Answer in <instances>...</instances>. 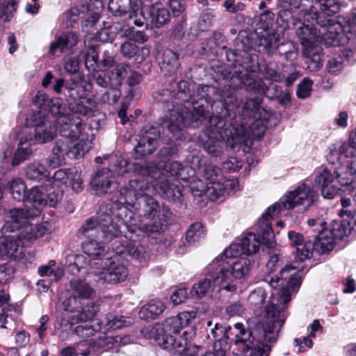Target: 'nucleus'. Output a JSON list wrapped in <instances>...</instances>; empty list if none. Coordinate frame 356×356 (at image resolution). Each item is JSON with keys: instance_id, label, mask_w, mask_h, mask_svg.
Wrapping results in <instances>:
<instances>
[{"instance_id": "obj_1", "label": "nucleus", "mask_w": 356, "mask_h": 356, "mask_svg": "<svg viewBox=\"0 0 356 356\" xmlns=\"http://www.w3.org/2000/svg\"><path fill=\"white\" fill-rule=\"evenodd\" d=\"M174 84L175 86L171 85V88H163L154 93V100L163 104L168 113L172 110H177L179 107H187L186 104H190L200 117L205 118L206 106L213 103L207 93L209 87L199 86L197 92L191 95L189 83L186 81L181 80Z\"/></svg>"}, {"instance_id": "obj_2", "label": "nucleus", "mask_w": 356, "mask_h": 356, "mask_svg": "<svg viewBox=\"0 0 356 356\" xmlns=\"http://www.w3.org/2000/svg\"><path fill=\"white\" fill-rule=\"evenodd\" d=\"M196 315L195 311L182 312L177 316L167 318L162 325H156L152 334L157 344L171 351L175 356H188L195 352V346L184 338L186 332L183 336L175 337L174 334H178L181 330L188 326Z\"/></svg>"}, {"instance_id": "obj_3", "label": "nucleus", "mask_w": 356, "mask_h": 356, "mask_svg": "<svg viewBox=\"0 0 356 356\" xmlns=\"http://www.w3.org/2000/svg\"><path fill=\"white\" fill-rule=\"evenodd\" d=\"M184 170L182 164L173 160L159 162L158 165L149 163L144 165L138 163L134 165L135 174L143 177H149L152 179V186L163 198L181 204L184 200L181 187L175 184H170L166 179L163 171L172 176H179L181 179H185L186 177H181Z\"/></svg>"}, {"instance_id": "obj_4", "label": "nucleus", "mask_w": 356, "mask_h": 356, "mask_svg": "<svg viewBox=\"0 0 356 356\" xmlns=\"http://www.w3.org/2000/svg\"><path fill=\"white\" fill-rule=\"evenodd\" d=\"M316 1L319 3L321 12L304 13V21L309 22L311 17L321 27V30L317 32L321 38V43L327 47L337 46L343 33L350 32L349 26L342 25L341 22L332 17L340 10L341 3L339 0Z\"/></svg>"}, {"instance_id": "obj_5", "label": "nucleus", "mask_w": 356, "mask_h": 356, "mask_svg": "<svg viewBox=\"0 0 356 356\" xmlns=\"http://www.w3.org/2000/svg\"><path fill=\"white\" fill-rule=\"evenodd\" d=\"M127 211L126 207H121L118 204L109 202L99 207L96 218L88 219L77 231V237L83 238H95L99 234V230L104 234L106 239L118 237L121 232L118 222L114 218L122 220V214Z\"/></svg>"}, {"instance_id": "obj_6", "label": "nucleus", "mask_w": 356, "mask_h": 356, "mask_svg": "<svg viewBox=\"0 0 356 356\" xmlns=\"http://www.w3.org/2000/svg\"><path fill=\"white\" fill-rule=\"evenodd\" d=\"M316 194L309 186L305 183L299 185L294 191L289 192L280 198V201L270 207L262 215V223L259 227L261 236V243L268 248H273L275 245L274 234L270 225L267 221L268 218L278 216L282 210H291L298 205L304 204L308 200L313 203Z\"/></svg>"}, {"instance_id": "obj_7", "label": "nucleus", "mask_w": 356, "mask_h": 356, "mask_svg": "<svg viewBox=\"0 0 356 356\" xmlns=\"http://www.w3.org/2000/svg\"><path fill=\"white\" fill-rule=\"evenodd\" d=\"M145 219L152 222L142 225L140 228L146 234L159 233L164 229L172 217V212L165 204H160L152 196H146L136 202L132 207Z\"/></svg>"}, {"instance_id": "obj_8", "label": "nucleus", "mask_w": 356, "mask_h": 356, "mask_svg": "<svg viewBox=\"0 0 356 356\" xmlns=\"http://www.w3.org/2000/svg\"><path fill=\"white\" fill-rule=\"evenodd\" d=\"M232 258L221 259V256L216 258L220 260L223 266L216 273L213 277L214 286H218L219 289L227 291H235L236 286L233 284L234 279H241L247 277L252 268V263L248 259L232 260Z\"/></svg>"}, {"instance_id": "obj_9", "label": "nucleus", "mask_w": 356, "mask_h": 356, "mask_svg": "<svg viewBox=\"0 0 356 356\" xmlns=\"http://www.w3.org/2000/svg\"><path fill=\"white\" fill-rule=\"evenodd\" d=\"M88 150V146L83 140L62 138L55 142L47 164L53 168H58L65 163L66 156L77 159L83 156Z\"/></svg>"}, {"instance_id": "obj_10", "label": "nucleus", "mask_w": 356, "mask_h": 356, "mask_svg": "<svg viewBox=\"0 0 356 356\" xmlns=\"http://www.w3.org/2000/svg\"><path fill=\"white\" fill-rule=\"evenodd\" d=\"M346 235V229H341L340 224L337 222L334 223L332 229L319 232L313 242L308 241V244L305 246V253L302 254V258H310L314 250L319 254L331 251L336 243V240L342 239Z\"/></svg>"}, {"instance_id": "obj_11", "label": "nucleus", "mask_w": 356, "mask_h": 356, "mask_svg": "<svg viewBox=\"0 0 356 356\" xmlns=\"http://www.w3.org/2000/svg\"><path fill=\"white\" fill-rule=\"evenodd\" d=\"M230 127V123L220 116H211L209 118L207 126V131L210 140L205 141L203 143L204 149L209 154L213 156H218L222 153V148L214 140H229V138H234Z\"/></svg>"}, {"instance_id": "obj_12", "label": "nucleus", "mask_w": 356, "mask_h": 356, "mask_svg": "<svg viewBox=\"0 0 356 356\" xmlns=\"http://www.w3.org/2000/svg\"><path fill=\"white\" fill-rule=\"evenodd\" d=\"M255 339L242 348L243 356H268L271 343L277 341L276 330L268 326L254 327Z\"/></svg>"}, {"instance_id": "obj_13", "label": "nucleus", "mask_w": 356, "mask_h": 356, "mask_svg": "<svg viewBox=\"0 0 356 356\" xmlns=\"http://www.w3.org/2000/svg\"><path fill=\"white\" fill-rule=\"evenodd\" d=\"M206 112V117L202 118L194 110L193 112L190 111L188 107H179L177 110H172L168 113L166 127L170 132L175 133L180 131L182 127L188 126L190 120L195 122H202V120H206L209 115L207 111Z\"/></svg>"}, {"instance_id": "obj_14", "label": "nucleus", "mask_w": 356, "mask_h": 356, "mask_svg": "<svg viewBox=\"0 0 356 356\" xmlns=\"http://www.w3.org/2000/svg\"><path fill=\"white\" fill-rule=\"evenodd\" d=\"M260 70L259 62L256 61L250 65L245 66L243 70H236L234 72L235 75H234L233 77L236 76L248 91L264 92L266 91L264 83L258 76L253 74L259 72Z\"/></svg>"}, {"instance_id": "obj_15", "label": "nucleus", "mask_w": 356, "mask_h": 356, "mask_svg": "<svg viewBox=\"0 0 356 356\" xmlns=\"http://www.w3.org/2000/svg\"><path fill=\"white\" fill-rule=\"evenodd\" d=\"M260 242L254 234L248 233L244 236L239 243L232 244L226 248L221 259L225 258H234L241 254L251 255L259 250Z\"/></svg>"}, {"instance_id": "obj_16", "label": "nucleus", "mask_w": 356, "mask_h": 356, "mask_svg": "<svg viewBox=\"0 0 356 356\" xmlns=\"http://www.w3.org/2000/svg\"><path fill=\"white\" fill-rule=\"evenodd\" d=\"M21 232L0 238V256L3 258L20 259L26 243Z\"/></svg>"}, {"instance_id": "obj_17", "label": "nucleus", "mask_w": 356, "mask_h": 356, "mask_svg": "<svg viewBox=\"0 0 356 356\" xmlns=\"http://www.w3.org/2000/svg\"><path fill=\"white\" fill-rule=\"evenodd\" d=\"M149 190V182L144 178H135L129 180L127 186L121 191V194L124 195V203L133 207L136 202H140V199L150 196L147 194Z\"/></svg>"}, {"instance_id": "obj_18", "label": "nucleus", "mask_w": 356, "mask_h": 356, "mask_svg": "<svg viewBox=\"0 0 356 356\" xmlns=\"http://www.w3.org/2000/svg\"><path fill=\"white\" fill-rule=\"evenodd\" d=\"M83 127L82 120L72 114L62 115L56 118V130L63 138L78 140Z\"/></svg>"}, {"instance_id": "obj_19", "label": "nucleus", "mask_w": 356, "mask_h": 356, "mask_svg": "<svg viewBox=\"0 0 356 356\" xmlns=\"http://www.w3.org/2000/svg\"><path fill=\"white\" fill-rule=\"evenodd\" d=\"M28 211L23 209H10L6 214V222L2 227L5 232H24L25 227L29 226Z\"/></svg>"}, {"instance_id": "obj_20", "label": "nucleus", "mask_w": 356, "mask_h": 356, "mask_svg": "<svg viewBox=\"0 0 356 356\" xmlns=\"http://www.w3.org/2000/svg\"><path fill=\"white\" fill-rule=\"evenodd\" d=\"M115 182L111 172L105 168L98 169L90 180L91 188L96 194L102 195L108 192Z\"/></svg>"}, {"instance_id": "obj_21", "label": "nucleus", "mask_w": 356, "mask_h": 356, "mask_svg": "<svg viewBox=\"0 0 356 356\" xmlns=\"http://www.w3.org/2000/svg\"><path fill=\"white\" fill-rule=\"evenodd\" d=\"M128 275L126 266L119 262L111 261L99 276V280L109 284H117L125 280Z\"/></svg>"}, {"instance_id": "obj_22", "label": "nucleus", "mask_w": 356, "mask_h": 356, "mask_svg": "<svg viewBox=\"0 0 356 356\" xmlns=\"http://www.w3.org/2000/svg\"><path fill=\"white\" fill-rule=\"evenodd\" d=\"M151 47L148 45L138 47L133 42L127 40L120 45V54L127 58H134L137 63L144 61L150 54Z\"/></svg>"}, {"instance_id": "obj_23", "label": "nucleus", "mask_w": 356, "mask_h": 356, "mask_svg": "<svg viewBox=\"0 0 356 356\" xmlns=\"http://www.w3.org/2000/svg\"><path fill=\"white\" fill-rule=\"evenodd\" d=\"M56 124L47 119H43L35 124V139L40 143L52 140L56 136Z\"/></svg>"}, {"instance_id": "obj_24", "label": "nucleus", "mask_w": 356, "mask_h": 356, "mask_svg": "<svg viewBox=\"0 0 356 356\" xmlns=\"http://www.w3.org/2000/svg\"><path fill=\"white\" fill-rule=\"evenodd\" d=\"M99 311V305L97 302L84 300L81 308L76 313V314L70 318L71 324H76L81 322L92 321Z\"/></svg>"}, {"instance_id": "obj_25", "label": "nucleus", "mask_w": 356, "mask_h": 356, "mask_svg": "<svg viewBox=\"0 0 356 356\" xmlns=\"http://www.w3.org/2000/svg\"><path fill=\"white\" fill-rule=\"evenodd\" d=\"M296 34L299 38L303 48L312 46V40H316L320 42L321 38L318 35L316 29H313L309 24L302 22L300 19L297 22L296 28Z\"/></svg>"}, {"instance_id": "obj_26", "label": "nucleus", "mask_w": 356, "mask_h": 356, "mask_svg": "<svg viewBox=\"0 0 356 356\" xmlns=\"http://www.w3.org/2000/svg\"><path fill=\"white\" fill-rule=\"evenodd\" d=\"M302 54L305 59V64L309 71H317L321 67L322 53L320 47L312 45L303 48Z\"/></svg>"}, {"instance_id": "obj_27", "label": "nucleus", "mask_w": 356, "mask_h": 356, "mask_svg": "<svg viewBox=\"0 0 356 356\" xmlns=\"http://www.w3.org/2000/svg\"><path fill=\"white\" fill-rule=\"evenodd\" d=\"M25 176L26 179L42 182L50 179V172L45 165L38 162L29 163L25 168Z\"/></svg>"}, {"instance_id": "obj_28", "label": "nucleus", "mask_w": 356, "mask_h": 356, "mask_svg": "<svg viewBox=\"0 0 356 356\" xmlns=\"http://www.w3.org/2000/svg\"><path fill=\"white\" fill-rule=\"evenodd\" d=\"M170 13L161 3H155L149 6V23L159 28L166 24L170 19Z\"/></svg>"}, {"instance_id": "obj_29", "label": "nucleus", "mask_w": 356, "mask_h": 356, "mask_svg": "<svg viewBox=\"0 0 356 356\" xmlns=\"http://www.w3.org/2000/svg\"><path fill=\"white\" fill-rule=\"evenodd\" d=\"M69 110L81 115H92L97 110L96 102L90 97H83L76 102L69 103Z\"/></svg>"}, {"instance_id": "obj_30", "label": "nucleus", "mask_w": 356, "mask_h": 356, "mask_svg": "<svg viewBox=\"0 0 356 356\" xmlns=\"http://www.w3.org/2000/svg\"><path fill=\"white\" fill-rule=\"evenodd\" d=\"M265 317L268 322L265 323H259L256 326H268L270 329L276 330L277 336L281 327L284 324V318L281 317L280 311L275 305H270L266 307Z\"/></svg>"}, {"instance_id": "obj_31", "label": "nucleus", "mask_w": 356, "mask_h": 356, "mask_svg": "<svg viewBox=\"0 0 356 356\" xmlns=\"http://www.w3.org/2000/svg\"><path fill=\"white\" fill-rule=\"evenodd\" d=\"M159 64L164 74H175L179 67L177 54L170 49H165L162 53Z\"/></svg>"}, {"instance_id": "obj_32", "label": "nucleus", "mask_w": 356, "mask_h": 356, "mask_svg": "<svg viewBox=\"0 0 356 356\" xmlns=\"http://www.w3.org/2000/svg\"><path fill=\"white\" fill-rule=\"evenodd\" d=\"M103 160H108V166L105 168L109 170L113 176L124 174L127 172V161L124 159L118 157L114 154H104L102 157L97 156L95 159V162L97 163H103Z\"/></svg>"}, {"instance_id": "obj_33", "label": "nucleus", "mask_w": 356, "mask_h": 356, "mask_svg": "<svg viewBox=\"0 0 356 356\" xmlns=\"http://www.w3.org/2000/svg\"><path fill=\"white\" fill-rule=\"evenodd\" d=\"M234 338L233 342L235 345L244 348L250 344L252 340L255 339L254 329L251 331L241 323L234 324Z\"/></svg>"}, {"instance_id": "obj_34", "label": "nucleus", "mask_w": 356, "mask_h": 356, "mask_svg": "<svg viewBox=\"0 0 356 356\" xmlns=\"http://www.w3.org/2000/svg\"><path fill=\"white\" fill-rule=\"evenodd\" d=\"M70 289L72 294H75L84 300L92 298L95 290L84 280L74 278L70 282Z\"/></svg>"}, {"instance_id": "obj_35", "label": "nucleus", "mask_w": 356, "mask_h": 356, "mask_svg": "<svg viewBox=\"0 0 356 356\" xmlns=\"http://www.w3.org/2000/svg\"><path fill=\"white\" fill-rule=\"evenodd\" d=\"M165 309V304L156 300H152L147 305L142 307L139 312L141 318H154L161 314Z\"/></svg>"}, {"instance_id": "obj_36", "label": "nucleus", "mask_w": 356, "mask_h": 356, "mask_svg": "<svg viewBox=\"0 0 356 356\" xmlns=\"http://www.w3.org/2000/svg\"><path fill=\"white\" fill-rule=\"evenodd\" d=\"M216 275V273H209L204 279H202L197 283L194 284L191 290L192 296H196L199 298H202L207 293L209 289L211 287H213V289L216 287H218V291H220V289H219V286H214L213 284V277Z\"/></svg>"}, {"instance_id": "obj_37", "label": "nucleus", "mask_w": 356, "mask_h": 356, "mask_svg": "<svg viewBox=\"0 0 356 356\" xmlns=\"http://www.w3.org/2000/svg\"><path fill=\"white\" fill-rule=\"evenodd\" d=\"M46 192L47 190L43 186H34L27 193L26 201L40 210L47 205Z\"/></svg>"}, {"instance_id": "obj_38", "label": "nucleus", "mask_w": 356, "mask_h": 356, "mask_svg": "<svg viewBox=\"0 0 356 356\" xmlns=\"http://www.w3.org/2000/svg\"><path fill=\"white\" fill-rule=\"evenodd\" d=\"M288 238L291 246L296 248V251L293 252L296 260L303 261L307 259V258H302V254L305 253V246L308 244V241L304 242L303 236L295 231L289 232Z\"/></svg>"}, {"instance_id": "obj_39", "label": "nucleus", "mask_w": 356, "mask_h": 356, "mask_svg": "<svg viewBox=\"0 0 356 356\" xmlns=\"http://www.w3.org/2000/svg\"><path fill=\"white\" fill-rule=\"evenodd\" d=\"M236 49H229L227 56L229 61L238 63L239 61L238 51L248 52L252 49V42L248 36L238 38L235 40Z\"/></svg>"}, {"instance_id": "obj_40", "label": "nucleus", "mask_w": 356, "mask_h": 356, "mask_svg": "<svg viewBox=\"0 0 356 356\" xmlns=\"http://www.w3.org/2000/svg\"><path fill=\"white\" fill-rule=\"evenodd\" d=\"M82 249L86 254L93 259H98L106 252L104 243L97 241L95 238L87 239L83 242Z\"/></svg>"}, {"instance_id": "obj_41", "label": "nucleus", "mask_w": 356, "mask_h": 356, "mask_svg": "<svg viewBox=\"0 0 356 356\" xmlns=\"http://www.w3.org/2000/svg\"><path fill=\"white\" fill-rule=\"evenodd\" d=\"M300 16L296 17L292 9L283 8L277 13L276 19L277 24L284 29L296 28Z\"/></svg>"}, {"instance_id": "obj_42", "label": "nucleus", "mask_w": 356, "mask_h": 356, "mask_svg": "<svg viewBox=\"0 0 356 356\" xmlns=\"http://www.w3.org/2000/svg\"><path fill=\"white\" fill-rule=\"evenodd\" d=\"M76 42V36L72 33L61 35L55 42L51 43L50 51L52 54H56L57 51L61 53L69 47H71L75 45Z\"/></svg>"}, {"instance_id": "obj_43", "label": "nucleus", "mask_w": 356, "mask_h": 356, "mask_svg": "<svg viewBox=\"0 0 356 356\" xmlns=\"http://www.w3.org/2000/svg\"><path fill=\"white\" fill-rule=\"evenodd\" d=\"M149 6H144L139 8L137 5H134L129 13V19L131 22L138 26H142L149 23Z\"/></svg>"}, {"instance_id": "obj_44", "label": "nucleus", "mask_w": 356, "mask_h": 356, "mask_svg": "<svg viewBox=\"0 0 356 356\" xmlns=\"http://www.w3.org/2000/svg\"><path fill=\"white\" fill-rule=\"evenodd\" d=\"M267 96L270 99H276L279 104L282 105L288 104L290 99V94L288 90H282L281 87L277 85L273 84L270 86L267 90Z\"/></svg>"}, {"instance_id": "obj_45", "label": "nucleus", "mask_w": 356, "mask_h": 356, "mask_svg": "<svg viewBox=\"0 0 356 356\" xmlns=\"http://www.w3.org/2000/svg\"><path fill=\"white\" fill-rule=\"evenodd\" d=\"M10 194L14 200L23 201L26 198V186L24 181L19 179H14L8 184Z\"/></svg>"}, {"instance_id": "obj_46", "label": "nucleus", "mask_w": 356, "mask_h": 356, "mask_svg": "<svg viewBox=\"0 0 356 356\" xmlns=\"http://www.w3.org/2000/svg\"><path fill=\"white\" fill-rule=\"evenodd\" d=\"M129 67V65L127 63H117L111 70L108 72L111 80V85H121L127 74V68Z\"/></svg>"}, {"instance_id": "obj_47", "label": "nucleus", "mask_w": 356, "mask_h": 356, "mask_svg": "<svg viewBox=\"0 0 356 356\" xmlns=\"http://www.w3.org/2000/svg\"><path fill=\"white\" fill-rule=\"evenodd\" d=\"M105 323L102 327V332L122 328L126 326L127 320L124 316H115L112 314H108L105 317Z\"/></svg>"}, {"instance_id": "obj_48", "label": "nucleus", "mask_w": 356, "mask_h": 356, "mask_svg": "<svg viewBox=\"0 0 356 356\" xmlns=\"http://www.w3.org/2000/svg\"><path fill=\"white\" fill-rule=\"evenodd\" d=\"M67 261L69 263L68 270L74 275H76L88 266L86 259L83 255L69 254Z\"/></svg>"}, {"instance_id": "obj_49", "label": "nucleus", "mask_w": 356, "mask_h": 356, "mask_svg": "<svg viewBox=\"0 0 356 356\" xmlns=\"http://www.w3.org/2000/svg\"><path fill=\"white\" fill-rule=\"evenodd\" d=\"M82 91V87L78 83L75 82L70 85H66L64 87L63 94L65 95V101L67 103L68 107L69 103L76 102L81 98L83 97L81 94V92Z\"/></svg>"}, {"instance_id": "obj_50", "label": "nucleus", "mask_w": 356, "mask_h": 356, "mask_svg": "<svg viewBox=\"0 0 356 356\" xmlns=\"http://www.w3.org/2000/svg\"><path fill=\"white\" fill-rule=\"evenodd\" d=\"M161 132L159 127L153 124H146L144 126L138 134L139 138L152 142L157 145V140L160 138Z\"/></svg>"}, {"instance_id": "obj_51", "label": "nucleus", "mask_w": 356, "mask_h": 356, "mask_svg": "<svg viewBox=\"0 0 356 356\" xmlns=\"http://www.w3.org/2000/svg\"><path fill=\"white\" fill-rule=\"evenodd\" d=\"M47 227L45 225H38L35 227L31 225L26 226L24 232H21L26 242H31L38 237L42 236L47 232Z\"/></svg>"}, {"instance_id": "obj_52", "label": "nucleus", "mask_w": 356, "mask_h": 356, "mask_svg": "<svg viewBox=\"0 0 356 356\" xmlns=\"http://www.w3.org/2000/svg\"><path fill=\"white\" fill-rule=\"evenodd\" d=\"M131 5V0H109L108 8L114 15L122 16L127 13Z\"/></svg>"}, {"instance_id": "obj_53", "label": "nucleus", "mask_w": 356, "mask_h": 356, "mask_svg": "<svg viewBox=\"0 0 356 356\" xmlns=\"http://www.w3.org/2000/svg\"><path fill=\"white\" fill-rule=\"evenodd\" d=\"M225 192V186L219 181H210L207 184L206 195L211 201H216L222 197Z\"/></svg>"}, {"instance_id": "obj_54", "label": "nucleus", "mask_w": 356, "mask_h": 356, "mask_svg": "<svg viewBox=\"0 0 356 356\" xmlns=\"http://www.w3.org/2000/svg\"><path fill=\"white\" fill-rule=\"evenodd\" d=\"M297 46L291 41H286L277 45V51L280 56H284L287 60H293L297 55Z\"/></svg>"}, {"instance_id": "obj_55", "label": "nucleus", "mask_w": 356, "mask_h": 356, "mask_svg": "<svg viewBox=\"0 0 356 356\" xmlns=\"http://www.w3.org/2000/svg\"><path fill=\"white\" fill-rule=\"evenodd\" d=\"M220 96L223 105L226 107L225 113H227L228 107H236L238 106L237 97L231 86L224 87L220 92Z\"/></svg>"}, {"instance_id": "obj_56", "label": "nucleus", "mask_w": 356, "mask_h": 356, "mask_svg": "<svg viewBox=\"0 0 356 356\" xmlns=\"http://www.w3.org/2000/svg\"><path fill=\"white\" fill-rule=\"evenodd\" d=\"M16 11L15 0H0V19L4 22L10 20Z\"/></svg>"}, {"instance_id": "obj_57", "label": "nucleus", "mask_w": 356, "mask_h": 356, "mask_svg": "<svg viewBox=\"0 0 356 356\" xmlns=\"http://www.w3.org/2000/svg\"><path fill=\"white\" fill-rule=\"evenodd\" d=\"M128 255L140 263L145 261L148 258L145 248L143 245L135 242H131Z\"/></svg>"}, {"instance_id": "obj_58", "label": "nucleus", "mask_w": 356, "mask_h": 356, "mask_svg": "<svg viewBox=\"0 0 356 356\" xmlns=\"http://www.w3.org/2000/svg\"><path fill=\"white\" fill-rule=\"evenodd\" d=\"M102 330V323L99 322L96 327L90 325H77L74 327V332L80 337L86 339L94 336L96 332Z\"/></svg>"}, {"instance_id": "obj_59", "label": "nucleus", "mask_w": 356, "mask_h": 356, "mask_svg": "<svg viewBox=\"0 0 356 356\" xmlns=\"http://www.w3.org/2000/svg\"><path fill=\"white\" fill-rule=\"evenodd\" d=\"M84 300L79 298L75 294L70 295L62 303L65 311L70 313H76L81 308V305L83 304Z\"/></svg>"}, {"instance_id": "obj_60", "label": "nucleus", "mask_w": 356, "mask_h": 356, "mask_svg": "<svg viewBox=\"0 0 356 356\" xmlns=\"http://www.w3.org/2000/svg\"><path fill=\"white\" fill-rule=\"evenodd\" d=\"M262 102V99L261 97H254L252 99H248L243 106V113L249 115L253 113V117L257 118V113L258 114L260 112V109L261 108V104Z\"/></svg>"}, {"instance_id": "obj_61", "label": "nucleus", "mask_w": 356, "mask_h": 356, "mask_svg": "<svg viewBox=\"0 0 356 356\" xmlns=\"http://www.w3.org/2000/svg\"><path fill=\"white\" fill-rule=\"evenodd\" d=\"M204 234L202 225L197 222L192 224L186 233V240L188 243L197 241Z\"/></svg>"}, {"instance_id": "obj_62", "label": "nucleus", "mask_w": 356, "mask_h": 356, "mask_svg": "<svg viewBox=\"0 0 356 356\" xmlns=\"http://www.w3.org/2000/svg\"><path fill=\"white\" fill-rule=\"evenodd\" d=\"M157 145L147 140L139 138L137 145L134 149L137 154L140 156H145L152 154L156 149Z\"/></svg>"}, {"instance_id": "obj_63", "label": "nucleus", "mask_w": 356, "mask_h": 356, "mask_svg": "<svg viewBox=\"0 0 356 356\" xmlns=\"http://www.w3.org/2000/svg\"><path fill=\"white\" fill-rule=\"evenodd\" d=\"M131 341V339L129 336L124 335H116V336H110L105 338L99 337V341L97 342L99 346H106L109 343H116L118 345H126L129 343Z\"/></svg>"}, {"instance_id": "obj_64", "label": "nucleus", "mask_w": 356, "mask_h": 356, "mask_svg": "<svg viewBox=\"0 0 356 356\" xmlns=\"http://www.w3.org/2000/svg\"><path fill=\"white\" fill-rule=\"evenodd\" d=\"M334 177H338V175H334L327 169H323L319 171L315 177V183L321 188L322 186H328L334 181Z\"/></svg>"}]
</instances>
